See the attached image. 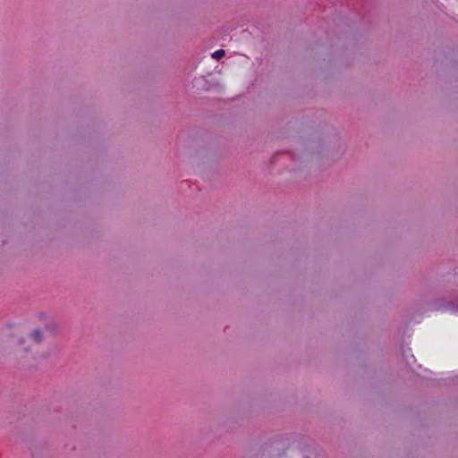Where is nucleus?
Instances as JSON below:
<instances>
[{
    "label": "nucleus",
    "instance_id": "f257e3e1",
    "mask_svg": "<svg viewBox=\"0 0 458 458\" xmlns=\"http://www.w3.org/2000/svg\"><path fill=\"white\" fill-rule=\"evenodd\" d=\"M29 340L32 343H34L35 344H38L41 340H42V334L41 332L38 330V329H36L34 330L30 337H29Z\"/></svg>",
    "mask_w": 458,
    "mask_h": 458
},
{
    "label": "nucleus",
    "instance_id": "f03ea898",
    "mask_svg": "<svg viewBox=\"0 0 458 458\" xmlns=\"http://www.w3.org/2000/svg\"><path fill=\"white\" fill-rule=\"evenodd\" d=\"M225 55V50H223V49L216 50V51H215V52L212 54V57H213L214 59H217V60H218V59H220V58H222V57H224Z\"/></svg>",
    "mask_w": 458,
    "mask_h": 458
},
{
    "label": "nucleus",
    "instance_id": "7ed1b4c3",
    "mask_svg": "<svg viewBox=\"0 0 458 458\" xmlns=\"http://www.w3.org/2000/svg\"><path fill=\"white\" fill-rule=\"evenodd\" d=\"M24 344V340H23V339H21V344Z\"/></svg>",
    "mask_w": 458,
    "mask_h": 458
}]
</instances>
